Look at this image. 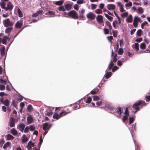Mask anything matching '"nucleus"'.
Here are the masks:
<instances>
[{"instance_id": "nucleus-1", "label": "nucleus", "mask_w": 150, "mask_h": 150, "mask_svg": "<svg viewBox=\"0 0 150 150\" xmlns=\"http://www.w3.org/2000/svg\"><path fill=\"white\" fill-rule=\"evenodd\" d=\"M141 105L142 106H145L146 105V103L144 101H139L138 102H136L133 105L132 108L133 109H134L136 110L135 111H134V113L137 112V111L139 110V106Z\"/></svg>"}, {"instance_id": "nucleus-2", "label": "nucleus", "mask_w": 150, "mask_h": 150, "mask_svg": "<svg viewBox=\"0 0 150 150\" xmlns=\"http://www.w3.org/2000/svg\"><path fill=\"white\" fill-rule=\"evenodd\" d=\"M3 23L4 26L6 27H7L8 26L12 27L14 23V22L10 21L9 18H7L3 20Z\"/></svg>"}, {"instance_id": "nucleus-3", "label": "nucleus", "mask_w": 150, "mask_h": 150, "mask_svg": "<svg viewBox=\"0 0 150 150\" xmlns=\"http://www.w3.org/2000/svg\"><path fill=\"white\" fill-rule=\"evenodd\" d=\"M71 112V111L66 112L65 111L62 112L59 114H58L57 113H54L53 116V118L54 119H58L62 116L66 115L68 113Z\"/></svg>"}, {"instance_id": "nucleus-4", "label": "nucleus", "mask_w": 150, "mask_h": 150, "mask_svg": "<svg viewBox=\"0 0 150 150\" xmlns=\"http://www.w3.org/2000/svg\"><path fill=\"white\" fill-rule=\"evenodd\" d=\"M68 15L69 16H71L72 18L74 19H77L78 17L77 12L74 10L70 11L68 13Z\"/></svg>"}, {"instance_id": "nucleus-5", "label": "nucleus", "mask_w": 150, "mask_h": 150, "mask_svg": "<svg viewBox=\"0 0 150 150\" xmlns=\"http://www.w3.org/2000/svg\"><path fill=\"white\" fill-rule=\"evenodd\" d=\"M13 7V5L10 1H9L7 4V7H6L5 10L6 11H11Z\"/></svg>"}, {"instance_id": "nucleus-6", "label": "nucleus", "mask_w": 150, "mask_h": 150, "mask_svg": "<svg viewBox=\"0 0 150 150\" xmlns=\"http://www.w3.org/2000/svg\"><path fill=\"white\" fill-rule=\"evenodd\" d=\"M117 60V58H113V61H111L110 62V63L108 67V69L110 71L111 69H112V67L114 65V63L113 62H116Z\"/></svg>"}, {"instance_id": "nucleus-7", "label": "nucleus", "mask_w": 150, "mask_h": 150, "mask_svg": "<svg viewBox=\"0 0 150 150\" xmlns=\"http://www.w3.org/2000/svg\"><path fill=\"white\" fill-rule=\"evenodd\" d=\"M124 113L125 115L123 116L122 119V121L123 122H125V121L127 119L129 115L128 109L127 108H126Z\"/></svg>"}, {"instance_id": "nucleus-8", "label": "nucleus", "mask_w": 150, "mask_h": 150, "mask_svg": "<svg viewBox=\"0 0 150 150\" xmlns=\"http://www.w3.org/2000/svg\"><path fill=\"white\" fill-rule=\"evenodd\" d=\"M25 125L24 123H20L17 126V129L22 132H23Z\"/></svg>"}, {"instance_id": "nucleus-9", "label": "nucleus", "mask_w": 150, "mask_h": 150, "mask_svg": "<svg viewBox=\"0 0 150 150\" xmlns=\"http://www.w3.org/2000/svg\"><path fill=\"white\" fill-rule=\"evenodd\" d=\"M52 125L49 124L48 123L46 122L43 124V129L44 130H48L51 128V125Z\"/></svg>"}, {"instance_id": "nucleus-10", "label": "nucleus", "mask_w": 150, "mask_h": 150, "mask_svg": "<svg viewBox=\"0 0 150 150\" xmlns=\"http://www.w3.org/2000/svg\"><path fill=\"white\" fill-rule=\"evenodd\" d=\"M79 18L81 19H83L84 17V14L85 12V10L82 8L79 10Z\"/></svg>"}, {"instance_id": "nucleus-11", "label": "nucleus", "mask_w": 150, "mask_h": 150, "mask_svg": "<svg viewBox=\"0 0 150 150\" xmlns=\"http://www.w3.org/2000/svg\"><path fill=\"white\" fill-rule=\"evenodd\" d=\"M95 15L92 12L88 13L86 15L87 18L91 20L94 19L95 18Z\"/></svg>"}, {"instance_id": "nucleus-12", "label": "nucleus", "mask_w": 150, "mask_h": 150, "mask_svg": "<svg viewBox=\"0 0 150 150\" xmlns=\"http://www.w3.org/2000/svg\"><path fill=\"white\" fill-rule=\"evenodd\" d=\"M23 25V21H18L15 25V27L17 28H20Z\"/></svg>"}, {"instance_id": "nucleus-13", "label": "nucleus", "mask_w": 150, "mask_h": 150, "mask_svg": "<svg viewBox=\"0 0 150 150\" xmlns=\"http://www.w3.org/2000/svg\"><path fill=\"white\" fill-rule=\"evenodd\" d=\"M26 146L29 150H30L32 149V147L34 146V143L30 141L28 142Z\"/></svg>"}, {"instance_id": "nucleus-14", "label": "nucleus", "mask_w": 150, "mask_h": 150, "mask_svg": "<svg viewBox=\"0 0 150 150\" xmlns=\"http://www.w3.org/2000/svg\"><path fill=\"white\" fill-rule=\"evenodd\" d=\"M115 111V114L116 115V113H117V116H119L121 114L122 112H123V111H122L121 108L120 107H117Z\"/></svg>"}, {"instance_id": "nucleus-15", "label": "nucleus", "mask_w": 150, "mask_h": 150, "mask_svg": "<svg viewBox=\"0 0 150 150\" xmlns=\"http://www.w3.org/2000/svg\"><path fill=\"white\" fill-rule=\"evenodd\" d=\"M107 8L109 10H114L115 8V6L113 4H109L107 5Z\"/></svg>"}, {"instance_id": "nucleus-16", "label": "nucleus", "mask_w": 150, "mask_h": 150, "mask_svg": "<svg viewBox=\"0 0 150 150\" xmlns=\"http://www.w3.org/2000/svg\"><path fill=\"white\" fill-rule=\"evenodd\" d=\"M96 19L97 21L100 24L102 23L103 22V18L101 15H98L96 18Z\"/></svg>"}, {"instance_id": "nucleus-17", "label": "nucleus", "mask_w": 150, "mask_h": 150, "mask_svg": "<svg viewBox=\"0 0 150 150\" xmlns=\"http://www.w3.org/2000/svg\"><path fill=\"white\" fill-rule=\"evenodd\" d=\"M132 20L133 17L132 15L131 14H129L126 18V21L127 23H131L132 22Z\"/></svg>"}, {"instance_id": "nucleus-18", "label": "nucleus", "mask_w": 150, "mask_h": 150, "mask_svg": "<svg viewBox=\"0 0 150 150\" xmlns=\"http://www.w3.org/2000/svg\"><path fill=\"white\" fill-rule=\"evenodd\" d=\"M27 121L28 124L31 123L33 121V118L31 115H30L27 117Z\"/></svg>"}, {"instance_id": "nucleus-19", "label": "nucleus", "mask_w": 150, "mask_h": 150, "mask_svg": "<svg viewBox=\"0 0 150 150\" xmlns=\"http://www.w3.org/2000/svg\"><path fill=\"white\" fill-rule=\"evenodd\" d=\"M10 126L12 127H14L15 122L14 118L11 117L10 120L9 122Z\"/></svg>"}, {"instance_id": "nucleus-20", "label": "nucleus", "mask_w": 150, "mask_h": 150, "mask_svg": "<svg viewBox=\"0 0 150 150\" xmlns=\"http://www.w3.org/2000/svg\"><path fill=\"white\" fill-rule=\"evenodd\" d=\"M5 47L4 46L1 47L0 49L1 54V56L5 55Z\"/></svg>"}, {"instance_id": "nucleus-21", "label": "nucleus", "mask_w": 150, "mask_h": 150, "mask_svg": "<svg viewBox=\"0 0 150 150\" xmlns=\"http://www.w3.org/2000/svg\"><path fill=\"white\" fill-rule=\"evenodd\" d=\"M22 142L23 143H25L28 141V139L27 138L25 135L24 134L22 137Z\"/></svg>"}, {"instance_id": "nucleus-22", "label": "nucleus", "mask_w": 150, "mask_h": 150, "mask_svg": "<svg viewBox=\"0 0 150 150\" xmlns=\"http://www.w3.org/2000/svg\"><path fill=\"white\" fill-rule=\"evenodd\" d=\"M105 26H107L109 29L111 31L112 28L110 23L108 21H106L105 22Z\"/></svg>"}, {"instance_id": "nucleus-23", "label": "nucleus", "mask_w": 150, "mask_h": 150, "mask_svg": "<svg viewBox=\"0 0 150 150\" xmlns=\"http://www.w3.org/2000/svg\"><path fill=\"white\" fill-rule=\"evenodd\" d=\"M45 14L47 15H50V16L49 17H54L55 13L51 11H48L47 12L45 13Z\"/></svg>"}, {"instance_id": "nucleus-24", "label": "nucleus", "mask_w": 150, "mask_h": 150, "mask_svg": "<svg viewBox=\"0 0 150 150\" xmlns=\"http://www.w3.org/2000/svg\"><path fill=\"white\" fill-rule=\"evenodd\" d=\"M58 9L59 11H63V14L64 15H65L67 14V13L65 11V9L64 8V6H60L58 7Z\"/></svg>"}, {"instance_id": "nucleus-25", "label": "nucleus", "mask_w": 150, "mask_h": 150, "mask_svg": "<svg viewBox=\"0 0 150 150\" xmlns=\"http://www.w3.org/2000/svg\"><path fill=\"white\" fill-rule=\"evenodd\" d=\"M13 30V28L12 27H10L7 28L5 30V33H9Z\"/></svg>"}, {"instance_id": "nucleus-26", "label": "nucleus", "mask_w": 150, "mask_h": 150, "mask_svg": "<svg viewBox=\"0 0 150 150\" xmlns=\"http://www.w3.org/2000/svg\"><path fill=\"white\" fill-rule=\"evenodd\" d=\"M6 3L4 1L1 2L0 3V6L1 8L5 10L6 7Z\"/></svg>"}, {"instance_id": "nucleus-27", "label": "nucleus", "mask_w": 150, "mask_h": 150, "mask_svg": "<svg viewBox=\"0 0 150 150\" xmlns=\"http://www.w3.org/2000/svg\"><path fill=\"white\" fill-rule=\"evenodd\" d=\"M11 133L14 136H15L17 134L18 132L15 128H13L11 130Z\"/></svg>"}, {"instance_id": "nucleus-28", "label": "nucleus", "mask_w": 150, "mask_h": 150, "mask_svg": "<svg viewBox=\"0 0 150 150\" xmlns=\"http://www.w3.org/2000/svg\"><path fill=\"white\" fill-rule=\"evenodd\" d=\"M112 73L111 72H108L106 73L104 76L105 78L106 79L109 78L111 76Z\"/></svg>"}, {"instance_id": "nucleus-29", "label": "nucleus", "mask_w": 150, "mask_h": 150, "mask_svg": "<svg viewBox=\"0 0 150 150\" xmlns=\"http://www.w3.org/2000/svg\"><path fill=\"white\" fill-rule=\"evenodd\" d=\"M144 12V10L143 8L141 7H138L137 13L139 14H142Z\"/></svg>"}, {"instance_id": "nucleus-30", "label": "nucleus", "mask_w": 150, "mask_h": 150, "mask_svg": "<svg viewBox=\"0 0 150 150\" xmlns=\"http://www.w3.org/2000/svg\"><path fill=\"white\" fill-rule=\"evenodd\" d=\"M53 3L57 5L60 6L62 4L63 2L62 0H60L55 2L54 1Z\"/></svg>"}, {"instance_id": "nucleus-31", "label": "nucleus", "mask_w": 150, "mask_h": 150, "mask_svg": "<svg viewBox=\"0 0 150 150\" xmlns=\"http://www.w3.org/2000/svg\"><path fill=\"white\" fill-rule=\"evenodd\" d=\"M81 101V100H79L78 101L76 102L77 104H78V105L75 106L73 108V110H76L77 109H79L80 108V106L79 104V103H80V102Z\"/></svg>"}, {"instance_id": "nucleus-32", "label": "nucleus", "mask_w": 150, "mask_h": 150, "mask_svg": "<svg viewBox=\"0 0 150 150\" xmlns=\"http://www.w3.org/2000/svg\"><path fill=\"white\" fill-rule=\"evenodd\" d=\"M3 104L6 106H8L9 105V101L7 99H5L4 101Z\"/></svg>"}, {"instance_id": "nucleus-33", "label": "nucleus", "mask_w": 150, "mask_h": 150, "mask_svg": "<svg viewBox=\"0 0 150 150\" xmlns=\"http://www.w3.org/2000/svg\"><path fill=\"white\" fill-rule=\"evenodd\" d=\"M27 110L29 112H31L33 110V107L31 105H29L27 108Z\"/></svg>"}, {"instance_id": "nucleus-34", "label": "nucleus", "mask_w": 150, "mask_h": 150, "mask_svg": "<svg viewBox=\"0 0 150 150\" xmlns=\"http://www.w3.org/2000/svg\"><path fill=\"white\" fill-rule=\"evenodd\" d=\"M140 49L142 50H144L146 49V46L144 43H142L140 45Z\"/></svg>"}, {"instance_id": "nucleus-35", "label": "nucleus", "mask_w": 150, "mask_h": 150, "mask_svg": "<svg viewBox=\"0 0 150 150\" xmlns=\"http://www.w3.org/2000/svg\"><path fill=\"white\" fill-rule=\"evenodd\" d=\"M98 89L96 88L94 89L93 90L91 91L90 93L92 94H95L98 91Z\"/></svg>"}, {"instance_id": "nucleus-36", "label": "nucleus", "mask_w": 150, "mask_h": 150, "mask_svg": "<svg viewBox=\"0 0 150 150\" xmlns=\"http://www.w3.org/2000/svg\"><path fill=\"white\" fill-rule=\"evenodd\" d=\"M14 137L10 134H8L7 136V138L8 140H11L13 139Z\"/></svg>"}, {"instance_id": "nucleus-37", "label": "nucleus", "mask_w": 150, "mask_h": 150, "mask_svg": "<svg viewBox=\"0 0 150 150\" xmlns=\"http://www.w3.org/2000/svg\"><path fill=\"white\" fill-rule=\"evenodd\" d=\"M18 16L19 17L21 18L23 17V14L19 8L18 9Z\"/></svg>"}, {"instance_id": "nucleus-38", "label": "nucleus", "mask_w": 150, "mask_h": 150, "mask_svg": "<svg viewBox=\"0 0 150 150\" xmlns=\"http://www.w3.org/2000/svg\"><path fill=\"white\" fill-rule=\"evenodd\" d=\"M65 8L67 11H69L71 9V5L69 4H66L65 6Z\"/></svg>"}, {"instance_id": "nucleus-39", "label": "nucleus", "mask_w": 150, "mask_h": 150, "mask_svg": "<svg viewBox=\"0 0 150 150\" xmlns=\"http://www.w3.org/2000/svg\"><path fill=\"white\" fill-rule=\"evenodd\" d=\"M105 17L107 18L110 21H112V19L113 18L110 16H109L108 14H105Z\"/></svg>"}, {"instance_id": "nucleus-40", "label": "nucleus", "mask_w": 150, "mask_h": 150, "mask_svg": "<svg viewBox=\"0 0 150 150\" xmlns=\"http://www.w3.org/2000/svg\"><path fill=\"white\" fill-rule=\"evenodd\" d=\"M134 120V117H130L129 118V124L130 125L133 122Z\"/></svg>"}, {"instance_id": "nucleus-41", "label": "nucleus", "mask_w": 150, "mask_h": 150, "mask_svg": "<svg viewBox=\"0 0 150 150\" xmlns=\"http://www.w3.org/2000/svg\"><path fill=\"white\" fill-rule=\"evenodd\" d=\"M128 15V13L127 12H125L124 13H122L121 15V16L123 18H125L127 17Z\"/></svg>"}, {"instance_id": "nucleus-42", "label": "nucleus", "mask_w": 150, "mask_h": 150, "mask_svg": "<svg viewBox=\"0 0 150 150\" xmlns=\"http://www.w3.org/2000/svg\"><path fill=\"white\" fill-rule=\"evenodd\" d=\"M148 23L147 21H145L143 23H142L141 24V27L142 29H143L144 28V27L146 25L148 24Z\"/></svg>"}, {"instance_id": "nucleus-43", "label": "nucleus", "mask_w": 150, "mask_h": 150, "mask_svg": "<svg viewBox=\"0 0 150 150\" xmlns=\"http://www.w3.org/2000/svg\"><path fill=\"white\" fill-rule=\"evenodd\" d=\"M142 30L141 29L138 30L137 32V35L138 36H140L142 35Z\"/></svg>"}, {"instance_id": "nucleus-44", "label": "nucleus", "mask_w": 150, "mask_h": 150, "mask_svg": "<svg viewBox=\"0 0 150 150\" xmlns=\"http://www.w3.org/2000/svg\"><path fill=\"white\" fill-rule=\"evenodd\" d=\"M112 33L113 34V36L114 37H116L117 36V32L116 30H112Z\"/></svg>"}, {"instance_id": "nucleus-45", "label": "nucleus", "mask_w": 150, "mask_h": 150, "mask_svg": "<svg viewBox=\"0 0 150 150\" xmlns=\"http://www.w3.org/2000/svg\"><path fill=\"white\" fill-rule=\"evenodd\" d=\"M96 13L98 14H101L102 13V11L101 10L98 9L95 11Z\"/></svg>"}, {"instance_id": "nucleus-46", "label": "nucleus", "mask_w": 150, "mask_h": 150, "mask_svg": "<svg viewBox=\"0 0 150 150\" xmlns=\"http://www.w3.org/2000/svg\"><path fill=\"white\" fill-rule=\"evenodd\" d=\"M93 98L94 101L98 100L100 99L99 97L96 95L93 96Z\"/></svg>"}, {"instance_id": "nucleus-47", "label": "nucleus", "mask_w": 150, "mask_h": 150, "mask_svg": "<svg viewBox=\"0 0 150 150\" xmlns=\"http://www.w3.org/2000/svg\"><path fill=\"white\" fill-rule=\"evenodd\" d=\"M134 48L136 50V51H137L139 49V45L138 43H135L134 44Z\"/></svg>"}, {"instance_id": "nucleus-48", "label": "nucleus", "mask_w": 150, "mask_h": 150, "mask_svg": "<svg viewBox=\"0 0 150 150\" xmlns=\"http://www.w3.org/2000/svg\"><path fill=\"white\" fill-rule=\"evenodd\" d=\"M29 129L31 131H33L35 130V127L33 126V125H31L29 126Z\"/></svg>"}, {"instance_id": "nucleus-49", "label": "nucleus", "mask_w": 150, "mask_h": 150, "mask_svg": "<svg viewBox=\"0 0 150 150\" xmlns=\"http://www.w3.org/2000/svg\"><path fill=\"white\" fill-rule=\"evenodd\" d=\"M92 99L91 97H88L87 99V100L86 101V102L88 103H90Z\"/></svg>"}, {"instance_id": "nucleus-50", "label": "nucleus", "mask_w": 150, "mask_h": 150, "mask_svg": "<svg viewBox=\"0 0 150 150\" xmlns=\"http://www.w3.org/2000/svg\"><path fill=\"white\" fill-rule=\"evenodd\" d=\"M123 53V50L122 48H120L118 50V54L120 55L122 54Z\"/></svg>"}, {"instance_id": "nucleus-51", "label": "nucleus", "mask_w": 150, "mask_h": 150, "mask_svg": "<svg viewBox=\"0 0 150 150\" xmlns=\"http://www.w3.org/2000/svg\"><path fill=\"white\" fill-rule=\"evenodd\" d=\"M52 112L51 110H49V111L47 112L46 114V115L49 116H51L52 114Z\"/></svg>"}, {"instance_id": "nucleus-52", "label": "nucleus", "mask_w": 150, "mask_h": 150, "mask_svg": "<svg viewBox=\"0 0 150 150\" xmlns=\"http://www.w3.org/2000/svg\"><path fill=\"white\" fill-rule=\"evenodd\" d=\"M104 33L105 34H108L109 33V30L106 28H104Z\"/></svg>"}, {"instance_id": "nucleus-53", "label": "nucleus", "mask_w": 150, "mask_h": 150, "mask_svg": "<svg viewBox=\"0 0 150 150\" xmlns=\"http://www.w3.org/2000/svg\"><path fill=\"white\" fill-rule=\"evenodd\" d=\"M132 5V3L131 2H129L127 3H126L125 4V6L126 7H131Z\"/></svg>"}, {"instance_id": "nucleus-54", "label": "nucleus", "mask_w": 150, "mask_h": 150, "mask_svg": "<svg viewBox=\"0 0 150 150\" xmlns=\"http://www.w3.org/2000/svg\"><path fill=\"white\" fill-rule=\"evenodd\" d=\"M117 6L119 7L120 8V7H121L122 6H124V5L122 4L121 2L118 1L117 2Z\"/></svg>"}, {"instance_id": "nucleus-55", "label": "nucleus", "mask_w": 150, "mask_h": 150, "mask_svg": "<svg viewBox=\"0 0 150 150\" xmlns=\"http://www.w3.org/2000/svg\"><path fill=\"white\" fill-rule=\"evenodd\" d=\"M84 0H78L77 1V3L79 4H82L84 3Z\"/></svg>"}, {"instance_id": "nucleus-56", "label": "nucleus", "mask_w": 150, "mask_h": 150, "mask_svg": "<svg viewBox=\"0 0 150 150\" xmlns=\"http://www.w3.org/2000/svg\"><path fill=\"white\" fill-rule=\"evenodd\" d=\"M97 6V5L96 4H91V9L92 10L95 9Z\"/></svg>"}, {"instance_id": "nucleus-57", "label": "nucleus", "mask_w": 150, "mask_h": 150, "mask_svg": "<svg viewBox=\"0 0 150 150\" xmlns=\"http://www.w3.org/2000/svg\"><path fill=\"white\" fill-rule=\"evenodd\" d=\"M140 21V19L137 16H136L134 17V22L139 21Z\"/></svg>"}, {"instance_id": "nucleus-58", "label": "nucleus", "mask_w": 150, "mask_h": 150, "mask_svg": "<svg viewBox=\"0 0 150 150\" xmlns=\"http://www.w3.org/2000/svg\"><path fill=\"white\" fill-rule=\"evenodd\" d=\"M5 86L4 85H0V90L1 91L4 90L5 89Z\"/></svg>"}, {"instance_id": "nucleus-59", "label": "nucleus", "mask_w": 150, "mask_h": 150, "mask_svg": "<svg viewBox=\"0 0 150 150\" xmlns=\"http://www.w3.org/2000/svg\"><path fill=\"white\" fill-rule=\"evenodd\" d=\"M29 129V128L28 126H27L25 127V128L24 129V132L25 133H26L28 132Z\"/></svg>"}, {"instance_id": "nucleus-60", "label": "nucleus", "mask_w": 150, "mask_h": 150, "mask_svg": "<svg viewBox=\"0 0 150 150\" xmlns=\"http://www.w3.org/2000/svg\"><path fill=\"white\" fill-rule=\"evenodd\" d=\"M118 68V67H117L116 66H115L112 68V71L113 72H114Z\"/></svg>"}, {"instance_id": "nucleus-61", "label": "nucleus", "mask_w": 150, "mask_h": 150, "mask_svg": "<svg viewBox=\"0 0 150 150\" xmlns=\"http://www.w3.org/2000/svg\"><path fill=\"white\" fill-rule=\"evenodd\" d=\"M74 8L75 10L77 11L79 9V6L77 4H76L74 5Z\"/></svg>"}, {"instance_id": "nucleus-62", "label": "nucleus", "mask_w": 150, "mask_h": 150, "mask_svg": "<svg viewBox=\"0 0 150 150\" xmlns=\"http://www.w3.org/2000/svg\"><path fill=\"white\" fill-rule=\"evenodd\" d=\"M122 64V62L120 60H119L117 63V65L119 66H121Z\"/></svg>"}, {"instance_id": "nucleus-63", "label": "nucleus", "mask_w": 150, "mask_h": 150, "mask_svg": "<svg viewBox=\"0 0 150 150\" xmlns=\"http://www.w3.org/2000/svg\"><path fill=\"white\" fill-rule=\"evenodd\" d=\"M107 38L108 40L110 41V42L111 41V40L113 39V37L112 36H108L107 37Z\"/></svg>"}, {"instance_id": "nucleus-64", "label": "nucleus", "mask_w": 150, "mask_h": 150, "mask_svg": "<svg viewBox=\"0 0 150 150\" xmlns=\"http://www.w3.org/2000/svg\"><path fill=\"white\" fill-rule=\"evenodd\" d=\"M145 97L146 101L148 102L150 101V96H146Z\"/></svg>"}]
</instances>
